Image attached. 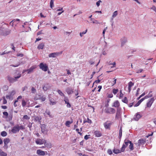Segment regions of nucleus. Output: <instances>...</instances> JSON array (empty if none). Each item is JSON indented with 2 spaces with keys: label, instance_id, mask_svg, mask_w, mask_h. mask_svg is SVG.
<instances>
[{
  "label": "nucleus",
  "instance_id": "1",
  "mask_svg": "<svg viewBox=\"0 0 156 156\" xmlns=\"http://www.w3.org/2000/svg\"><path fill=\"white\" fill-rule=\"evenodd\" d=\"M24 129L23 126L17 124L12 128L11 132L13 133H18L20 129L23 130Z\"/></svg>",
  "mask_w": 156,
  "mask_h": 156
},
{
  "label": "nucleus",
  "instance_id": "2",
  "mask_svg": "<svg viewBox=\"0 0 156 156\" xmlns=\"http://www.w3.org/2000/svg\"><path fill=\"white\" fill-rule=\"evenodd\" d=\"M20 20L18 19H16L13 20L10 23V24L12 27H14L15 29H16V27L20 24Z\"/></svg>",
  "mask_w": 156,
  "mask_h": 156
},
{
  "label": "nucleus",
  "instance_id": "3",
  "mask_svg": "<svg viewBox=\"0 0 156 156\" xmlns=\"http://www.w3.org/2000/svg\"><path fill=\"white\" fill-rule=\"evenodd\" d=\"M21 76V74L19 73L18 76H15L14 78H12L10 76H8L7 79L9 82L11 83H13L17 80V79L19 78Z\"/></svg>",
  "mask_w": 156,
  "mask_h": 156
},
{
  "label": "nucleus",
  "instance_id": "4",
  "mask_svg": "<svg viewBox=\"0 0 156 156\" xmlns=\"http://www.w3.org/2000/svg\"><path fill=\"white\" fill-rule=\"evenodd\" d=\"M39 66L40 69L45 72L47 71L48 69V65L46 63H44L43 62L40 64Z\"/></svg>",
  "mask_w": 156,
  "mask_h": 156
},
{
  "label": "nucleus",
  "instance_id": "5",
  "mask_svg": "<svg viewBox=\"0 0 156 156\" xmlns=\"http://www.w3.org/2000/svg\"><path fill=\"white\" fill-rule=\"evenodd\" d=\"M105 112L107 113L114 114L115 112V110L113 108H105Z\"/></svg>",
  "mask_w": 156,
  "mask_h": 156
},
{
  "label": "nucleus",
  "instance_id": "6",
  "mask_svg": "<svg viewBox=\"0 0 156 156\" xmlns=\"http://www.w3.org/2000/svg\"><path fill=\"white\" fill-rule=\"evenodd\" d=\"M112 122L109 121H107L104 123V126L105 129H110L111 125H112Z\"/></svg>",
  "mask_w": 156,
  "mask_h": 156
},
{
  "label": "nucleus",
  "instance_id": "7",
  "mask_svg": "<svg viewBox=\"0 0 156 156\" xmlns=\"http://www.w3.org/2000/svg\"><path fill=\"white\" fill-rule=\"evenodd\" d=\"M62 51L58 52H54L51 53L49 55V57L50 58L53 57L55 58L56 56H58L59 55H61L62 53Z\"/></svg>",
  "mask_w": 156,
  "mask_h": 156
},
{
  "label": "nucleus",
  "instance_id": "8",
  "mask_svg": "<svg viewBox=\"0 0 156 156\" xmlns=\"http://www.w3.org/2000/svg\"><path fill=\"white\" fill-rule=\"evenodd\" d=\"M4 145L3 148L5 149H7L8 148V144L10 142V140L9 138H5L3 140Z\"/></svg>",
  "mask_w": 156,
  "mask_h": 156
},
{
  "label": "nucleus",
  "instance_id": "9",
  "mask_svg": "<svg viewBox=\"0 0 156 156\" xmlns=\"http://www.w3.org/2000/svg\"><path fill=\"white\" fill-rule=\"evenodd\" d=\"M36 153L37 154L41 156L44 155L46 153V154H47V151H44L40 149L37 150V151Z\"/></svg>",
  "mask_w": 156,
  "mask_h": 156
},
{
  "label": "nucleus",
  "instance_id": "10",
  "mask_svg": "<svg viewBox=\"0 0 156 156\" xmlns=\"http://www.w3.org/2000/svg\"><path fill=\"white\" fill-rule=\"evenodd\" d=\"M45 140L40 139H37L35 140L36 143L37 144L41 145L44 144Z\"/></svg>",
  "mask_w": 156,
  "mask_h": 156
},
{
  "label": "nucleus",
  "instance_id": "11",
  "mask_svg": "<svg viewBox=\"0 0 156 156\" xmlns=\"http://www.w3.org/2000/svg\"><path fill=\"white\" fill-rule=\"evenodd\" d=\"M142 116L139 112H138L134 116L133 119L135 121H138Z\"/></svg>",
  "mask_w": 156,
  "mask_h": 156
},
{
  "label": "nucleus",
  "instance_id": "12",
  "mask_svg": "<svg viewBox=\"0 0 156 156\" xmlns=\"http://www.w3.org/2000/svg\"><path fill=\"white\" fill-rule=\"evenodd\" d=\"M146 139H141L138 141V144L139 146L143 145L146 143Z\"/></svg>",
  "mask_w": 156,
  "mask_h": 156
},
{
  "label": "nucleus",
  "instance_id": "13",
  "mask_svg": "<svg viewBox=\"0 0 156 156\" xmlns=\"http://www.w3.org/2000/svg\"><path fill=\"white\" fill-rule=\"evenodd\" d=\"M66 91L68 94H70L74 92V89L71 88L67 87L66 89Z\"/></svg>",
  "mask_w": 156,
  "mask_h": 156
},
{
  "label": "nucleus",
  "instance_id": "14",
  "mask_svg": "<svg viewBox=\"0 0 156 156\" xmlns=\"http://www.w3.org/2000/svg\"><path fill=\"white\" fill-rule=\"evenodd\" d=\"M120 105V103L119 101L118 100L115 101L113 103L112 105V107H114L116 108H119Z\"/></svg>",
  "mask_w": 156,
  "mask_h": 156
},
{
  "label": "nucleus",
  "instance_id": "15",
  "mask_svg": "<svg viewBox=\"0 0 156 156\" xmlns=\"http://www.w3.org/2000/svg\"><path fill=\"white\" fill-rule=\"evenodd\" d=\"M154 101V99L153 98H152L150 99L148 102L147 103V106L148 107H150L151 106L152 104Z\"/></svg>",
  "mask_w": 156,
  "mask_h": 156
},
{
  "label": "nucleus",
  "instance_id": "16",
  "mask_svg": "<svg viewBox=\"0 0 156 156\" xmlns=\"http://www.w3.org/2000/svg\"><path fill=\"white\" fill-rule=\"evenodd\" d=\"M94 134L97 137H100L102 135L101 132L98 130L95 131L94 132Z\"/></svg>",
  "mask_w": 156,
  "mask_h": 156
},
{
  "label": "nucleus",
  "instance_id": "17",
  "mask_svg": "<svg viewBox=\"0 0 156 156\" xmlns=\"http://www.w3.org/2000/svg\"><path fill=\"white\" fill-rule=\"evenodd\" d=\"M37 66L36 65L32 66L30 69H28V72L27 73L29 74L33 72L34 70L37 68Z\"/></svg>",
  "mask_w": 156,
  "mask_h": 156
},
{
  "label": "nucleus",
  "instance_id": "18",
  "mask_svg": "<svg viewBox=\"0 0 156 156\" xmlns=\"http://www.w3.org/2000/svg\"><path fill=\"white\" fill-rule=\"evenodd\" d=\"M134 85V83L131 81L129 82L128 83V91L129 92H130L131 90V87H133Z\"/></svg>",
  "mask_w": 156,
  "mask_h": 156
},
{
  "label": "nucleus",
  "instance_id": "19",
  "mask_svg": "<svg viewBox=\"0 0 156 156\" xmlns=\"http://www.w3.org/2000/svg\"><path fill=\"white\" fill-rule=\"evenodd\" d=\"M51 88L50 86L48 84H45L43 87V89L44 91H46L49 89Z\"/></svg>",
  "mask_w": 156,
  "mask_h": 156
},
{
  "label": "nucleus",
  "instance_id": "20",
  "mask_svg": "<svg viewBox=\"0 0 156 156\" xmlns=\"http://www.w3.org/2000/svg\"><path fill=\"white\" fill-rule=\"evenodd\" d=\"M121 46L122 47L127 42V39L125 37H123L121 40Z\"/></svg>",
  "mask_w": 156,
  "mask_h": 156
},
{
  "label": "nucleus",
  "instance_id": "21",
  "mask_svg": "<svg viewBox=\"0 0 156 156\" xmlns=\"http://www.w3.org/2000/svg\"><path fill=\"white\" fill-rule=\"evenodd\" d=\"M44 47V43L42 42L39 44L37 46V48L39 49H43Z\"/></svg>",
  "mask_w": 156,
  "mask_h": 156
},
{
  "label": "nucleus",
  "instance_id": "22",
  "mask_svg": "<svg viewBox=\"0 0 156 156\" xmlns=\"http://www.w3.org/2000/svg\"><path fill=\"white\" fill-rule=\"evenodd\" d=\"M121 110V108H117V112L116 114V118H117V119L119 118L120 117V113L119 112V111Z\"/></svg>",
  "mask_w": 156,
  "mask_h": 156
},
{
  "label": "nucleus",
  "instance_id": "23",
  "mask_svg": "<svg viewBox=\"0 0 156 156\" xmlns=\"http://www.w3.org/2000/svg\"><path fill=\"white\" fill-rule=\"evenodd\" d=\"M46 99V98L44 96H41V95H39L38 96V97L37 98V99L40 100H41V101H44Z\"/></svg>",
  "mask_w": 156,
  "mask_h": 156
},
{
  "label": "nucleus",
  "instance_id": "24",
  "mask_svg": "<svg viewBox=\"0 0 156 156\" xmlns=\"http://www.w3.org/2000/svg\"><path fill=\"white\" fill-rule=\"evenodd\" d=\"M22 98V96H19L18 98H17V100L15 101L14 103V105L15 107H16L17 106V105L16 104V103L18 101V100L20 99H21Z\"/></svg>",
  "mask_w": 156,
  "mask_h": 156
},
{
  "label": "nucleus",
  "instance_id": "25",
  "mask_svg": "<svg viewBox=\"0 0 156 156\" xmlns=\"http://www.w3.org/2000/svg\"><path fill=\"white\" fill-rule=\"evenodd\" d=\"M45 146L49 148H51L52 147L51 144V143H48L46 142V141H45L44 143Z\"/></svg>",
  "mask_w": 156,
  "mask_h": 156
},
{
  "label": "nucleus",
  "instance_id": "26",
  "mask_svg": "<svg viewBox=\"0 0 156 156\" xmlns=\"http://www.w3.org/2000/svg\"><path fill=\"white\" fill-rule=\"evenodd\" d=\"M118 12L117 11H115L113 13L112 15V16L111 20H113V19L116 16L118 15Z\"/></svg>",
  "mask_w": 156,
  "mask_h": 156
},
{
  "label": "nucleus",
  "instance_id": "27",
  "mask_svg": "<svg viewBox=\"0 0 156 156\" xmlns=\"http://www.w3.org/2000/svg\"><path fill=\"white\" fill-rule=\"evenodd\" d=\"M73 122V121L72 119H71V121H67L66 122L65 125L67 127H69L70 124L72 123Z\"/></svg>",
  "mask_w": 156,
  "mask_h": 156
},
{
  "label": "nucleus",
  "instance_id": "28",
  "mask_svg": "<svg viewBox=\"0 0 156 156\" xmlns=\"http://www.w3.org/2000/svg\"><path fill=\"white\" fill-rule=\"evenodd\" d=\"M41 131L43 133H44L45 131L46 126L45 124H42L41 126Z\"/></svg>",
  "mask_w": 156,
  "mask_h": 156
},
{
  "label": "nucleus",
  "instance_id": "29",
  "mask_svg": "<svg viewBox=\"0 0 156 156\" xmlns=\"http://www.w3.org/2000/svg\"><path fill=\"white\" fill-rule=\"evenodd\" d=\"M0 156H6L7 154L0 149Z\"/></svg>",
  "mask_w": 156,
  "mask_h": 156
},
{
  "label": "nucleus",
  "instance_id": "30",
  "mask_svg": "<svg viewBox=\"0 0 156 156\" xmlns=\"http://www.w3.org/2000/svg\"><path fill=\"white\" fill-rule=\"evenodd\" d=\"M131 141L128 140H125L124 141V143L123 144H125V147H127L129 145V144H130V142Z\"/></svg>",
  "mask_w": 156,
  "mask_h": 156
},
{
  "label": "nucleus",
  "instance_id": "31",
  "mask_svg": "<svg viewBox=\"0 0 156 156\" xmlns=\"http://www.w3.org/2000/svg\"><path fill=\"white\" fill-rule=\"evenodd\" d=\"M130 142V145L129 146V149H130V151H132L133 150V144L131 142V141Z\"/></svg>",
  "mask_w": 156,
  "mask_h": 156
},
{
  "label": "nucleus",
  "instance_id": "32",
  "mask_svg": "<svg viewBox=\"0 0 156 156\" xmlns=\"http://www.w3.org/2000/svg\"><path fill=\"white\" fill-rule=\"evenodd\" d=\"M22 106L24 107H25L27 104V102L25 101L24 99H22Z\"/></svg>",
  "mask_w": 156,
  "mask_h": 156
},
{
  "label": "nucleus",
  "instance_id": "33",
  "mask_svg": "<svg viewBox=\"0 0 156 156\" xmlns=\"http://www.w3.org/2000/svg\"><path fill=\"white\" fill-rule=\"evenodd\" d=\"M113 151L114 153L116 154L121 152V151L120 150L115 149H114V150H113Z\"/></svg>",
  "mask_w": 156,
  "mask_h": 156
},
{
  "label": "nucleus",
  "instance_id": "34",
  "mask_svg": "<svg viewBox=\"0 0 156 156\" xmlns=\"http://www.w3.org/2000/svg\"><path fill=\"white\" fill-rule=\"evenodd\" d=\"M45 112L49 116L50 118H51L53 117L52 116L50 112L49 111H46Z\"/></svg>",
  "mask_w": 156,
  "mask_h": 156
},
{
  "label": "nucleus",
  "instance_id": "35",
  "mask_svg": "<svg viewBox=\"0 0 156 156\" xmlns=\"http://www.w3.org/2000/svg\"><path fill=\"white\" fill-rule=\"evenodd\" d=\"M54 0H51L50 2V6L51 8H52L54 6Z\"/></svg>",
  "mask_w": 156,
  "mask_h": 156
},
{
  "label": "nucleus",
  "instance_id": "36",
  "mask_svg": "<svg viewBox=\"0 0 156 156\" xmlns=\"http://www.w3.org/2000/svg\"><path fill=\"white\" fill-rule=\"evenodd\" d=\"M34 119L36 121H39L41 119V118L40 117L37 116L35 117Z\"/></svg>",
  "mask_w": 156,
  "mask_h": 156
},
{
  "label": "nucleus",
  "instance_id": "37",
  "mask_svg": "<svg viewBox=\"0 0 156 156\" xmlns=\"http://www.w3.org/2000/svg\"><path fill=\"white\" fill-rule=\"evenodd\" d=\"M7 135V133L5 131H2L1 133V135L3 136H5Z\"/></svg>",
  "mask_w": 156,
  "mask_h": 156
},
{
  "label": "nucleus",
  "instance_id": "38",
  "mask_svg": "<svg viewBox=\"0 0 156 156\" xmlns=\"http://www.w3.org/2000/svg\"><path fill=\"white\" fill-rule=\"evenodd\" d=\"M57 92L61 96H63L64 97H65V96L64 94L60 90H58Z\"/></svg>",
  "mask_w": 156,
  "mask_h": 156
},
{
  "label": "nucleus",
  "instance_id": "39",
  "mask_svg": "<svg viewBox=\"0 0 156 156\" xmlns=\"http://www.w3.org/2000/svg\"><path fill=\"white\" fill-rule=\"evenodd\" d=\"M50 104L51 105H53L56 104V102L54 101H52L51 99L50 100Z\"/></svg>",
  "mask_w": 156,
  "mask_h": 156
},
{
  "label": "nucleus",
  "instance_id": "40",
  "mask_svg": "<svg viewBox=\"0 0 156 156\" xmlns=\"http://www.w3.org/2000/svg\"><path fill=\"white\" fill-rule=\"evenodd\" d=\"M125 144H123L122 147L121 148V150L120 151L121 152H123L125 151Z\"/></svg>",
  "mask_w": 156,
  "mask_h": 156
},
{
  "label": "nucleus",
  "instance_id": "41",
  "mask_svg": "<svg viewBox=\"0 0 156 156\" xmlns=\"http://www.w3.org/2000/svg\"><path fill=\"white\" fill-rule=\"evenodd\" d=\"M122 130L121 128L119 131V138H121L122 136Z\"/></svg>",
  "mask_w": 156,
  "mask_h": 156
},
{
  "label": "nucleus",
  "instance_id": "42",
  "mask_svg": "<svg viewBox=\"0 0 156 156\" xmlns=\"http://www.w3.org/2000/svg\"><path fill=\"white\" fill-rule=\"evenodd\" d=\"M118 91V89H113V93L114 94H116Z\"/></svg>",
  "mask_w": 156,
  "mask_h": 156
},
{
  "label": "nucleus",
  "instance_id": "43",
  "mask_svg": "<svg viewBox=\"0 0 156 156\" xmlns=\"http://www.w3.org/2000/svg\"><path fill=\"white\" fill-rule=\"evenodd\" d=\"M31 91L32 93H35L36 92V89L33 87H32Z\"/></svg>",
  "mask_w": 156,
  "mask_h": 156
},
{
  "label": "nucleus",
  "instance_id": "44",
  "mask_svg": "<svg viewBox=\"0 0 156 156\" xmlns=\"http://www.w3.org/2000/svg\"><path fill=\"white\" fill-rule=\"evenodd\" d=\"M87 29H86L85 31H83L82 32L80 33V35L81 37H82L83 34H85L87 31Z\"/></svg>",
  "mask_w": 156,
  "mask_h": 156
},
{
  "label": "nucleus",
  "instance_id": "45",
  "mask_svg": "<svg viewBox=\"0 0 156 156\" xmlns=\"http://www.w3.org/2000/svg\"><path fill=\"white\" fill-rule=\"evenodd\" d=\"M23 119H27V120H29L30 119V118L27 115H24L23 117Z\"/></svg>",
  "mask_w": 156,
  "mask_h": 156
},
{
  "label": "nucleus",
  "instance_id": "46",
  "mask_svg": "<svg viewBox=\"0 0 156 156\" xmlns=\"http://www.w3.org/2000/svg\"><path fill=\"white\" fill-rule=\"evenodd\" d=\"M122 101L123 102L127 104L128 103V100L126 97H125L124 99L122 100Z\"/></svg>",
  "mask_w": 156,
  "mask_h": 156
},
{
  "label": "nucleus",
  "instance_id": "47",
  "mask_svg": "<svg viewBox=\"0 0 156 156\" xmlns=\"http://www.w3.org/2000/svg\"><path fill=\"white\" fill-rule=\"evenodd\" d=\"M152 95L151 94H150V93H149L148 95L146 96H145L144 97V98H145V99H147L149 97H152Z\"/></svg>",
  "mask_w": 156,
  "mask_h": 156
},
{
  "label": "nucleus",
  "instance_id": "48",
  "mask_svg": "<svg viewBox=\"0 0 156 156\" xmlns=\"http://www.w3.org/2000/svg\"><path fill=\"white\" fill-rule=\"evenodd\" d=\"M64 97V101L65 102V103H66L69 102V100L68 98L67 97H66L65 96Z\"/></svg>",
  "mask_w": 156,
  "mask_h": 156
},
{
  "label": "nucleus",
  "instance_id": "49",
  "mask_svg": "<svg viewBox=\"0 0 156 156\" xmlns=\"http://www.w3.org/2000/svg\"><path fill=\"white\" fill-rule=\"evenodd\" d=\"M3 114L5 115L6 117L5 118H6L8 117V112H3Z\"/></svg>",
  "mask_w": 156,
  "mask_h": 156
},
{
  "label": "nucleus",
  "instance_id": "50",
  "mask_svg": "<svg viewBox=\"0 0 156 156\" xmlns=\"http://www.w3.org/2000/svg\"><path fill=\"white\" fill-rule=\"evenodd\" d=\"M140 89L139 88H138L137 90V92L136 94V96L137 97L139 94V92Z\"/></svg>",
  "mask_w": 156,
  "mask_h": 156
},
{
  "label": "nucleus",
  "instance_id": "51",
  "mask_svg": "<svg viewBox=\"0 0 156 156\" xmlns=\"http://www.w3.org/2000/svg\"><path fill=\"white\" fill-rule=\"evenodd\" d=\"M108 153L110 155L112 154V151L111 149H108L107 151Z\"/></svg>",
  "mask_w": 156,
  "mask_h": 156
},
{
  "label": "nucleus",
  "instance_id": "52",
  "mask_svg": "<svg viewBox=\"0 0 156 156\" xmlns=\"http://www.w3.org/2000/svg\"><path fill=\"white\" fill-rule=\"evenodd\" d=\"M3 104H6L7 101L5 99V97H3Z\"/></svg>",
  "mask_w": 156,
  "mask_h": 156
},
{
  "label": "nucleus",
  "instance_id": "53",
  "mask_svg": "<svg viewBox=\"0 0 156 156\" xmlns=\"http://www.w3.org/2000/svg\"><path fill=\"white\" fill-rule=\"evenodd\" d=\"M102 1L101 0H99L96 2V5L98 7L100 5V3Z\"/></svg>",
  "mask_w": 156,
  "mask_h": 156
},
{
  "label": "nucleus",
  "instance_id": "54",
  "mask_svg": "<svg viewBox=\"0 0 156 156\" xmlns=\"http://www.w3.org/2000/svg\"><path fill=\"white\" fill-rule=\"evenodd\" d=\"M114 79V80L112 83V86H113L115 84L116 82L117 79H115V78Z\"/></svg>",
  "mask_w": 156,
  "mask_h": 156
},
{
  "label": "nucleus",
  "instance_id": "55",
  "mask_svg": "<svg viewBox=\"0 0 156 156\" xmlns=\"http://www.w3.org/2000/svg\"><path fill=\"white\" fill-rule=\"evenodd\" d=\"M12 96L10 94L9 95H6V98L7 99H11L12 98Z\"/></svg>",
  "mask_w": 156,
  "mask_h": 156
},
{
  "label": "nucleus",
  "instance_id": "56",
  "mask_svg": "<svg viewBox=\"0 0 156 156\" xmlns=\"http://www.w3.org/2000/svg\"><path fill=\"white\" fill-rule=\"evenodd\" d=\"M15 94V91L14 90H12L11 92H10V94L12 95V96L13 95Z\"/></svg>",
  "mask_w": 156,
  "mask_h": 156
},
{
  "label": "nucleus",
  "instance_id": "57",
  "mask_svg": "<svg viewBox=\"0 0 156 156\" xmlns=\"http://www.w3.org/2000/svg\"><path fill=\"white\" fill-rule=\"evenodd\" d=\"M65 103L67 104L66 106L67 107L70 108L71 107V105L70 104L69 102Z\"/></svg>",
  "mask_w": 156,
  "mask_h": 156
},
{
  "label": "nucleus",
  "instance_id": "58",
  "mask_svg": "<svg viewBox=\"0 0 156 156\" xmlns=\"http://www.w3.org/2000/svg\"><path fill=\"white\" fill-rule=\"evenodd\" d=\"M74 92L76 96H77L78 94V90H75Z\"/></svg>",
  "mask_w": 156,
  "mask_h": 156
},
{
  "label": "nucleus",
  "instance_id": "59",
  "mask_svg": "<svg viewBox=\"0 0 156 156\" xmlns=\"http://www.w3.org/2000/svg\"><path fill=\"white\" fill-rule=\"evenodd\" d=\"M90 136V135H86L85 136H84V138L85 140H88L89 138V137H88V136Z\"/></svg>",
  "mask_w": 156,
  "mask_h": 156
},
{
  "label": "nucleus",
  "instance_id": "60",
  "mask_svg": "<svg viewBox=\"0 0 156 156\" xmlns=\"http://www.w3.org/2000/svg\"><path fill=\"white\" fill-rule=\"evenodd\" d=\"M143 71V69H139V70H136V73H141V72L142 71Z\"/></svg>",
  "mask_w": 156,
  "mask_h": 156
},
{
  "label": "nucleus",
  "instance_id": "61",
  "mask_svg": "<svg viewBox=\"0 0 156 156\" xmlns=\"http://www.w3.org/2000/svg\"><path fill=\"white\" fill-rule=\"evenodd\" d=\"M28 88V87L27 86H25L23 87L22 88V90L23 91L26 90Z\"/></svg>",
  "mask_w": 156,
  "mask_h": 156
},
{
  "label": "nucleus",
  "instance_id": "62",
  "mask_svg": "<svg viewBox=\"0 0 156 156\" xmlns=\"http://www.w3.org/2000/svg\"><path fill=\"white\" fill-rule=\"evenodd\" d=\"M100 81H101V80L99 79L98 80H96L94 83L93 84H94V83H99L100 82Z\"/></svg>",
  "mask_w": 156,
  "mask_h": 156
},
{
  "label": "nucleus",
  "instance_id": "63",
  "mask_svg": "<svg viewBox=\"0 0 156 156\" xmlns=\"http://www.w3.org/2000/svg\"><path fill=\"white\" fill-rule=\"evenodd\" d=\"M151 9L154 11L156 12V7H155V6H152L151 8Z\"/></svg>",
  "mask_w": 156,
  "mask_h": 156
},
{
  "label": "nucleus",
  "instance_id": "64",
  "mask_svg": "<svg viewBox=\"0 0 156 156\" xmlns=\"http://www.w3.org/2000/svg\"><path fill=\"white\" fill-rule=\"evenodd\" d=\"M42 34V30H41V31H39L38 32H37V35H39L40 34Z\"/></svg>",
  "mask_w": 156,
  "mask_h": 156
}]
</instances>
